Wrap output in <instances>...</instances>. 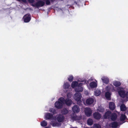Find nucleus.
<instances>
[{"mask_svg": "<svg viewBox=\"0 0 128 128\" xmlns=\"http://www.w3.org/2000/svg\"><path fill=\"white\" fill-rule=\"evenodd\" d=\"M94 102V100L92 98H89L87 99L86 101V104L88 105H90L92 104Z\"/></svg>", "mask_w": 128, "mask_h": 128, "instance_id": "obj_13", "label": "nucleus"}, {"mask_svg": "<svg viewBox=\"0 0 128 128\" xmlns=\"http://www.w3.org/2000/svg\"><path fill=\"white\" fill-rule=\"evenodd\" d=\"M92 128H101V126L98 124H94L93 126L92 127Z\"/></svg>", "mask_w": 128, "mask_h": 128, "instance_id": "obj_31", "label": "nucleus"}, {"mask_svg": "<svg viewBox=\"0 0 128 128\" xmlns=\"http://www.w3.org/2000/svg\"><path fill=\"white\" fill-rule=\"evenodd\" d=\"M45 128H49L48 127H46Z\"/></svg>", "mask_w": 128, "mask_h": 128, "instance_id": "obj_42", "label": "nucleus"}, {"mask_svg": "<svg viewBox=\"0 0 128 128\" xmlns=\"http://www.w3.org/2000/svg\"><path fill=\"white\" fill-rule=\"evenodd\" d=\"M49 111L52 112L53 114H55L56 113V110L54 108H50Z\"/></svg>", "mask_w": 128, "mask_h": 128, "instance_id": "obj_32", "label": "nucleus"}, {"mask_svg": "<svg viewBox=\"0 0 128 128\" xmlns=\"http://www.w3.org/2000/svg\"><path fill=\"white\" fill-rule=\"evenodd\" d=\"M45 4V2L41 0L38 1L34 4H32V6L34 7H36L37 8L39 7H41L43 6Z\"/></svg>", "mask_w": 128, "mask_h": 128, "instance_id": "obj_3", "label": "nucleus"}, {"mask_svg": "<svg viewBox=\"0 0 128 128\" xmlns=\"http://www.w3.org/2000/svg\"><path fill=\"white\" fill-rule=\"evenodd\" d=\"M84 112L85 114L87 116L90 117L91 116L92 112L90 108H85Z\"/></svg>", "mask_w": 128, "mask_h": 128, "instance_id": "obj_7", "label": "nucleus"}, {"mask_svg": "<svg viewBox=\"0 0 128 128\" xmlns=\"http://www.w3.org/2000/svg\"><path fill=\"white\" fill-rule=\"evenodd\" d=\"M78 84V82H77L76 81H73L72 82L71 86L72 88H74L76 87Z\"/></svg>", "mask_w": 128, "mask_h": 128, "instance_id": "obj_22", "label": "nucleus"}, {"mask_svg": "<svg viewBox=\"0 0 128 128\" xmlns=\"http://www.w3.org/2000/svg\"><path fill=\"white\" fill-rule=\"evenodd\" d=\"M109 108L110 109L112 110H114L115 108L114 103L113 102H110L109 104Z\"/></svg>", "mask_w": 128, "mask_h": 128, "instance_id": "obj_17", "label": "nucleus"}, {"mask_svg": "<svg viewBox=\"0 0 128 128\" xmlns=\"http://www.w3.org/2000/svg\"><path fill=\"white\" fill-rule=\"evenodd\" d=\"M53 126H58L59 125V124L57 122H55L53 124Z\"/></svg>", "mask_w": 128, "mask_h": 128, "instance_id": "obj_35", "label": "nucleus"}, {"mask_svg": "<svg viewBox=\"0 0 128 128\" xmlns=\"http://www.w3.org/2000/svg\"><path fill=\"white\" fill-rule=\"evenodd\" d=\"M55 0H50V1L51 2H52L54 1Z\"/></svg>", "mask_w": 128, "mask_h": 128, "instance_id": "obj_40", "label": "nucleus"}, {"mask_svg": "<svg viewBox=\"0 0 128 128\" xmlns=\"http://www.w3.org/2000/svg\"><path fill=\"white\" fill-rule=\"evenodd\" d=\"M126 97L127 98H128V91H127L126 94Z\"/></svg>", "mask_w": 128, "mask_h": 128, "instance_id": "obj_38", "label": "nucleus"}, {"mask_svg": "<svg viewBox=\"0 0 128 128\" xmlns=\"http://www.w3.org/2000/svg\"><path fill=\"white\" fill-rule=\"evenodd\" d=\"M118 93L120 97L124 98L126 97V93L124 88L120 87L118 89Z\"/></svg>", "mask_w": 128, "mask_h": 128, "instance_id": "obj_2", "label": "nucleus"}, {"mask_svg": "<svg viewBox=\"0 0 128 128\" xmlns=\"http://www.w3.org/2000/svg\"><path fill=\"white\" fill-rule=\"evenodd\" d=\"M58 100L62 102L64 104H65L68 106H70L72 104V100L68 98H66L65 99L63 97H60L59 98Z\"/></svg>", "mask_w": 128, "mask_h": 128, "instance_id": "obj_1", "label": "nucleus"}, {"mask_svg": "<svg viewBox=\"0 0 128 128\" xmlns=\"http://www.w3.org/2000/svg\"><path fill=\"white\" fill-rule=\"evenodd\" d=\"M108 88V86H107L106 87V88Z\"/></svg>", "mask_w": 128, "mask_h": 128, "instance_id": "obj_41", "label": "nucleus"}, {"mask_svg": "<svg viewBox=\"0 0 128 128\" xmlns=\"http://www.w3.org/2000/svg\"><path fill=\"white\" fill-rule=\"evenodd\" d=\"M64 104L62 102H61L58 100V101L56 102L55 103V107L58 109L61 108Z\"/></svg>", "mask_w": 128, "mask_h": 128, "instance_id": "obj_8", "label": "nucleus"}, {"mask_svg": "<svg viewBox=\"0 0 128 128\" xmlns=\"http://www.w3.org/2000/svg\"><path fill=\"white\" fill-rule=\"evenodd\" d=\"M23 19L25 22H29L31 19V16L30 14H28L25 15L23 17Z\"/></svg>", "mask_w": 128, "mask_h": 128, "instance_id": "obj_5", "label": "nucleus"}, {"mask_svg": "<svg viewBox=\"0 0 128 128\" xmlns=\"http://www.w3.org/2000/svg\"><path fill=\"white\" fill-rule=\"evenodd\" d=\"M124 122H123V123H124Z\"/></svg>", "mask_w": 128, "mask_h": 128, "instance_id": "obj_43", "label": "nucleus"}, {"mask_svg": "<svg viewBox=\"0 0 128 128\" xmlns=\"http://www.w3.org/2000/svg\"><path fill=\"white\" fill-rule=\"evenodd\" d=\"M88 124L89 126H92L93 124V121L92 119L89 118L87 121Z\"/></svg>", "mask_w": 128, "mask_h": 128, "instance_id": "obj_28", "label": "nucleus"}, {"mask_svg": "<svg viewBox=\"0 0 128 128\" xmlns=\"http://www.w3.org/2000/svg\"><path fill=\"white\" fill-rule=\"evenodd\" d=\"M126 113L127 114H128V109L127 111L126 112Z\"/></svg>", "mask_w": 128, "mask_h": 128, "instance_id": "obj_39", "label": "nucleus"}, {"mask_svg": "<svg viewBox=\"0 0 128 128\" xmlns=\"http://www.w3.org/2000/svg\"><path fill=\"white\" fill-rule=\"evenodd\" d=\"M28 2L30 3H33L34 1V0H28Z\"/></svg>", "mask_w": 128, "mask_h": 128, "instance_id": "obj_36", "label": "nucleus"}, {"mask_svg": "<svg viewBox=\"0 0 128 128\" xmlns=\"http://www.w3.org/2000/svg\"><path fill=\"white\" fill-rule=\"evenodd\" d=\"M72 109L73 112L75 113H78L80 112V108L77 105H74L72 108Z\"/></svg>", "mask_w": 128, "mask_h": 128, "instance_id": "obj_11", "label": "nucleus"}, {"mask_svg": "<svg viewBox=\"0 0 128 128\" xmlns=\"http://www.w3.org/2000/svg\"><path fill=\"white\" fill-rule=\"evenodd\" d=\"M53 115L50 113H47L45 115L46 120L50 119L53 118Z\"/></svg>", "mask_w": 128, "mask_h": 128, "instance_id": "obj_19", "label": "nucleus"}, {"mask_svg": "<svg viewBox=\"0 0 128 128\" xmlns=\"http://www.w3.org/2000/svg\"><path fill=\"white\" fill-rule=\"evenodd\" d=\"M117 115L116 113L113 112L110 118L112 121L116 120L117 118Z\"/></svg>", "mask_w": 128, "mask_h": 128, "instance_id": "obj_14", "label": "nucleus"}, {"mask_svg": "<svg viewBox=\"0 0 128 128\" xmlns=\"http://www.w3.org/2000/svg\"><path fill=\"white\" fill-rule=\"evenodd\" d=\"M113 84L116 87H118L120 86L121 83L119 82L116 81L113 82Z\"/></svg>", "mask_w": 128, "mask_h": 128, "instance_id": "obj_26", "label": "nucleus"}, {"mask_svg": "<svg viewBox=\"0 0 128 128\" xmlns=\"http://www.w3.org/2000/svg\"><path fill=\"white\" fill-rule=\"evenodd\" d=\"M64 119V116L62 115H59L57 118V120L59 122H62L63 121Z\"/></svg>", "mask_w": 128, "mask_h": 128, "instance_id": "obj_15", "label": "nucleus"}, {"mask_svg": "<svg viewBox=\"0 0 128 128\" xmlns=\"http://www.w3.org/2000/svg\"><path fill=\"white\" fill-rule=\"evenodd\" d=\"M101 94V91L100 90H96L94 92V94L96 96H98L100 95Z\"/></svg>", "mask_w": 128, "mask_h": 128, "instance_id": "obj_29", "label": "nucleus"}, {"mask_svg": "<svg viewBox=\"0 0 128 128\" xmlns=\"http://www.w3.org/2000/svg\"><path fill=\"white\" fill-rule=\"evenodd\" d=\"M41 125L43 127L46 126L47 124V122L46 120H44L41 122Z\"/></svg>", "mask_w": 128, "mask_h": 128, "instance_id": "obj_30", "label": "nucleus"}, {"mask_svg": "<svg viewBox=\"0 0 128 128\" xmlns=\"http://www.w3.org/2000/svg\"><path fill=\"white\" fill-rule=\"evenodd\" d=\"M104 110V108H102L100 107L98 109V111L100 112H103Z\"/></svg>", "mask_w": 128, "mask_h": 128, "instance_id": "obj_34", "label": "nucleus"}, {"mask_svg": "<svg viewBox=\"0 0 128 128\" xmlns=\"http://www.w3.org/2000/svg\"><path fill=\"white\" fill-rule=\"evenodd\" d=\"M90 87L92 88H96L97 86V84L95 82H92L90 84Z\"/></svg>", "mask_w": 128, "mask_h": 128, "instance_id": "obj_20", "label": "nucleus"}, {"mask_svg": "<svg viewBox=\"0 0 128 128\" xmlns=\"http://www.w3.org/2000/svg\"><path fill=\"white\" fill-rule=\"evenodd\" d=\"M74 77L72 75H70L69 76V77L68 78V80L70 82H72L73 80Z\"/></svg>", "mask_w": 128, "mask_h": 128, "instance_id": "obj_33", "label": "nucleus"}, {"mask_svg": "<svg viewBox=\"0 0 128 128\" xmlns=\"http://www.w3.org/2000/svg\"><path fill=\"white\" fill-rule=\"evenodd\" d=\"M93 116L94 118L97 120H99L101 117V115L98 112H95L93 114Z\"/></svg>", "mask_w": 128, "mask_h": 128, "instance_id": "obj_10", "label": "nucleus"}, {"mask_svg": "<svg viewBox=\"0 0 128 128\" xmlns=\"http://www.w3.org/2000/svg\"><path fill=\"white\" fill-rule=\"evenodd\" d=\"M83 84L82 83H80L78 84L76 88L75 89V91L76 92H82L83 91V88L82 86Z\"/></svg>", "mask_w": 128, "mask_h": 128, "instance_id": "obj_6", "label": "nucleus"}, {"mask_svg": "<svg viewBox=\"0 0 128 128\" xmlns=\"http://www.w3.org/2000/svg\"><path fill=\"white\" fill-rule=\"evenodd\" d=\"M126 108L124 104H122L120 106V109L121 111H125L126 109Z\"/></svg>", "mask_w": 128, "mask_h": 128, "instance_id": "obj_25", "label": "nucleus"}, {"mask_svg": "<svg viewBox=\"0 0 128 128\" xmlns=\"http://www.w3.org/2000/svg\"><path fill=\"white\" fill-rule=\"evenodd\" d=\"M105 96L107 100H110V94L109 92H106L105 93Z\"/></svg>", "mask_w": 128, "mask_h": 128, "instance_id": "obj_23", "label": "nucleus"}, {"mask_svg": "<svg viewBox=\"0 0 128 128\" xmlns=\"http://www.w3.org/2000/svg\"><path fill=\"white\" fill-rule=\"evenodd\" d=\"M126 119H127L126 116L124 114H122L120 118V120L121 122H123Z\"/></svg>", "mask_w": 128, "mask_h": 128, "instance_id": "obj_21", "label": "nucleus"}, {"mask_svg": "<svg viewBox=\"0 0 128 128\" xmlns=\"http://www.w3.org/2000/svg\"><path fill=\"white\" fill-rule=\"evenodd\" d=\"M118 124L117 122H112L110 124V126L112 128H116L118 126Z\"/></svg>", "mask_w": 128, "mask_h": 128, "instance_id": "obj_16", "label": "nucleus"}, {"mask_svg": "<svg viewBox=\"0 0 128 128\" xmlns=\"http://www.w3.org/2000/svg\"><path fill=\"white\" fill-rule=\"evenodd\" d=\"M70 86L68 82H66L63 85V88L65 89H68L69 88Z\"/></svg>", "mask_w": 128, "mask_h": 128, "instance_id": "obj_27", "label": "nucleus"}, {"mask_svg": "<svg viewBox=\"0 0 128 128\" xmlns=\"http://www.w3.org/2000/svg\"><path fill=\"white\" fill-rule=\"evenodd\" d=\"M101 79L102 82L106 84H108L110 82L109 79L107 77H103Z\"/></svg>", "mask_w": 128, "mask_h": 128, "instance_id": "obj_18", "label": "nucleus"}, {"mask_svg": "<svg viewBox=\"0 0 128 128\" xmlns=\"http://www.w3.org/2000/svg\"><path fill=\"white\" fill-rule=\"evenodd\" d=\"M71 118L73 120H80L82 119V116H78L76 114H74L71 116Z\"/></svg>", "mask_w": 128, "mask_h": 128, "instance_id": "obj_12", "label": "nucleus"}, {"mask_svg": "<svg viewBox=\"0 0 128 128\" xmlns=\"http://www.w3.org/2000/svg\"><path fill=\"white\" fill-rule=\"evenodd\" d=\"M112 114V112L110 111H106L105 112L104 116V118L105 119H110Z\"/></svg>", "mask_w": 128, "mask_h": 128, "instance_id": "obj_9", "label": "nucleus"}, {"mask_svg": "<svg viewBox=\"0 0 128 128\" xmlns=\"http://www.w3.org/2000/svg\"><path fill=\"white\" fill-rule=\"evenodd\" d=\"M17 0L19 2H20V1H22V2H26V0Z\"/></svg>", "mask_w": 128, "mask_h": 128, "instance_id": "obj_37", "label": "nucleus"}, {"mask_svg": "<svg viewBox=\"0 0 128 128\" xmlns=\"http://www.w3.org/2000/svg\"><path fill=\"white\" fill-rule=\"evenodd\" d=\"M82 94L80 92H76L74 96V98L75 100L77 101L78 103L79 102H81V99L82 98Z\"/></svg>", "mask_w": 128, "mask_h": 128, "instance_id": "obj_4", "label": "nucleus"}, {"mask_svg": "<svg viewBox=\"0 0 128 128\" xmlns=\"http://www.w3.org/2000/svg\"><path fill=\"white\" fill-rule=\"evenodd\" d=\"M68 112V110L66 108H63L61 111V113L63 114H66Z\"/></svg>", "mask_w": 128, "mask_h": 128, "instance_id": "obj_24", "label": "nucleus"}]
</instances>
